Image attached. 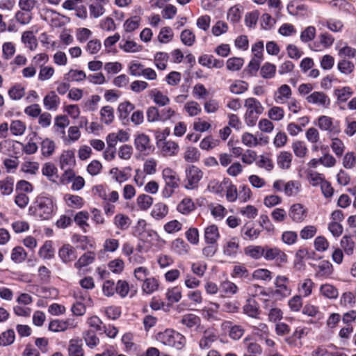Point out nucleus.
Returning a JSON list of instances; mask_svg holds the SVG:
<instances>
[{"label": "nucleus", "instance_id": "nucleus-52", "mask_svg": "<svg viewBox=\"0 0 356 356\" xmlns=\"http://www.w3.org/2000/svg\"><path fill=\"white\" fill-rule=\"evenodd\" d=\"M181 323L188 328L199 326L201 323L200 318L194 314H186L181 319Z\"/></svg>", "mask_w": 356, "mask_h": 356}, {"label": "nucleus", "instance_id": "nucleus-41", "mask_svg": "<svg viewBox=\"0 0 356 356\" xmlns=\"http://www.w3.org/2000/svg\"><path fill=\"white\" fill-rule=\"evenodd\" d=\"M113 223L118 229L124 231L129 229L131 224V220L125 214L118 213L114 217Z\"/></svg>", "mask_w": 356, "mask_h": 356}, {"label": "nucleus", "instance_id": "nucleus-58", "mask_svg": "<svg viewBox=\"0 0 356 356\" xmlns=\"http://www.w3.org/2000/svg\"><path fill=\"white\" fill-rule=\"evenodd\" d=\"M242 143L248 147H257L261 145L258 138L250 132H244L241 136Z\"/></svg>", "mask_w": 356, "mask_h": 356}, {"label": "nucleus", "instance_id": "nucleus-40", "mask_svg": "<svg viewBox=\"0 0 356 356\" xmlns=\"http://www.w3.org/2000/svg\"><path fill=\"white\" fill-rule=\"evenodd\" d=\"M266 245H250L245 249V254L254 259L265 257Z\"/></svg>", "mask_w": 356, "mask_h": 356}, {"label": "nucleus", "instance_id": "nucleus-49", "mask_svg": "<svg viewBox=\"0 0 356 356\" xmlns=\"http://www.w3.org/2000/svg\"><path fill=\"white\" fill-rule=\"evenodd\" d=\"M243 343L248 350V355H257L262 353L263 349L257 341H251L248 337L243 340Z\"/></svg>", "mask_w": 356, "mask_h": 356}, {"label": "nucleus", "instance_id": "nucleus-42", "mask_svg": "<svg viewBox=\"0 0 356 356\" xmlns=\"http://www.w3.org/2000/svg\"><path fill=\"white\" fill-rule=\"evenodd\" d=\"M319 291L323 296L328 299H336L339 296L337 288L327 283L321 285Z\"/></svg>", "mask_w": 356, "mask_h": 356}, {"label": "nucleus", "instance_id": "nucleus-13", "mask_svg": "<svg viewBox=\"0 0 356 356\" xmlns=\"http://www.w3.org/2000/svg\"><path fill=\"white\" fill-rule=\"evenodd\" d=\"M307 103L316 106L327 108L330 105V99L329 96L323 91H314L307 96Z\"/></svg>", "mask_w": 356, "mask_h": 356}, {"label": "nucleus", "instance_id": "nucleus-20", "mask_svg": "<svg viewBox=\"0 0 356 356\" xmlns=\"http://www.w3.org/2000/svg\"><path fill=\"white\" fill-rule=\"evenodd\" d=\"M261 230L255 228L254 223L248 222L241 227V234L245 240L254 241L258 238Z\"/></svg>", "mask_w": 356, "mask_h": 356}, {"label": "nucleus", "instance_id": "nucleus-8", "mask_svg": "<svg viewBox=\"0 0 356 356\" xmlns=\"http://www.w3.org/2000/svg\"><path fill=\"white\" fill-rule=\"evenodd\" d=\"M156 139L157 147L162 156L165 157L174 156L179 152V146L177 142L166 138H159V136H156Z\"/></svg>", "mask_w": 356, "mask_h": 356}, {"label": "nucleus", "instance_id": "nucleus-56", "mask_svg": "<svg viewBox=\"0 0 356 356\" xmlns=\"http://www.w3.org/2000/svg\"><path fill=\"white\" fill-rule=\"evenodd\" d=\"M229 91L232 94L241 95L248 89V83L244 81L236 80L229 86Z\"/></svg>", "mask_w": 356, "mask_h": 356}, {"label": "nucleus", "instance_id": "nucleus-9", "mask_svg": "<svg viewBox=\"0 0 356 356\" xmlns=\"http://www.w3.org/2000/svg\"><path fill=\"white\" fill-rule=\"evenodd\" d=\"M314 277L321 281L331 279L334 273L333 265L327 260L321 261L314 265Z\"/></svg>", "mask_w": 356, "mask_h": 356}, {"label": "nucleus", "instance_id": "nucleus-21", "mask_svg": "<svg viewBox=\"0 0 356 356\" xmlns=\"http://www.w3.org/2000/svg\"><path fill=\"white\" fill-rule=\"evenodd\" d=\"M59 165L60 169L74 168L76 165L74 151L70 149L63 151L59 158Z\"/></svg>", "mask_w": 356, "mask_h": 356}, {"label": "nucleus", "instance_id": "nucleus-22", "mask_svg": "<svg viewBox=\"0 0 356 356\" xmlns=\"http://www.w3.org/2000/svg\"><path fill=\"white\" fill-rule=\"evenodd\" d=\"M58 256L63 262L69 263L76 259V250L70 244H65L59 249Z\"/></svg>", "mask_w": 356, "mask_h": 356}, {"label": "nucleus", "instance_id": "nucleus-17", "mask_svg": "<svg viewBox=\"0 0 356 356\" xmlns=\"http://www.w3.org/2000/svg\"><path fill=\"white\" fill-rule=\"evenodd\" d=\"M68 356H85L83 341L79 337L71 339L67 346Z\"/></svg>", "mask_w": 356, "mask_h": 356}, {"label": "nucleus", "instance_id": "nucleus-16", "mask_svg": "<svg viewBox=\"0 0 356 356\" xmlns=\"http://www.w3.org/2000/svg\"><path fill=\"white\" fill-rule=\"evenodd\" d=\"M292 97V90L287 84H282L275 91L273 99L277 104H286Z\"/></svg>", "mask_w": 356, "mask_h": 356}, {"label": "nucleus", "instance_id": "nucleus-2", "mask_svg": "<svg viewBox=\"0 0 356 356\" xmlns=\"http://www.w3.org/2000/svg\"><path fill=\"white\" fill-rule=\"evenodd\" d=\"M244 107L246 111L244 114V120L248 127L256 124L258 118L263 113L264 108L261 103L254 97H248L244 101Z\"/></svg>", "mask_w": 356, "mask_h": 356}, {"label": "nucleus", "instance_id": "nucleus-46", "mask_svg": "<svg viewBox=\"0 0 356 356\" xmlns=\"http://www.w3.org/2000/svg\"><path fill=\"white\" fill-rule=\"evenodd\" d=\"M95 259V253L94 252H87L81 255L79 259L74 263V267L77 269H81L90 264H92Z\"/></svg>", "mask_w": 356, "mask_h": 356}, {"label": "nucleus", "instance_id": "nucleus-57", "mask_svg": "<svg viewBox=\"0 0 356 356\" xmlns=\"http://www.w3.org/2000/svg\"><path fill=\"white\" fill-rule=\"evenodd\" d=\"M220 143L218 139H215L211 136L204 138L200 143V147L203 150L209 151L218 147Z\"/></svg>", "mask_w": 356, "mask_h": 356}, {"label": "nucleus", "instance_id": "nucleus-60", "mask_svg": "<svg viewBox=\"0 0 356 356\" xmlns=\"http://www.w3.org/2000/svg\"><path fill=\"white\" fill-rule=\"evenodd\" d=\"M56 149L55 143L49 139L45 138L41 143V152L44 156L48 157L53 154Z\"/></svg>", "mask_w": 356, "mask_h": 356}, {"label": "nucleus", "instance_id": "nucleus-53", "mask_svg": "<svg viewBox=\"0 0 356 356\" xmlns=\"http://www.w3.org/2000/svg\"><path fill=\"white\" fill-rule=\"evenodd\" d=\"M14 179L11 177H7L0 180V192L3 195H8L13 191Z\"/></svg>", "mask_w": 356, "mask_h": 356}, {"label": "nucleus", "instance_id": "nucleus-12", "mask_svg": "<svg viewBox=\"0 0 356 356\" xmlns=\"http://www.w3.org/2000/svg\"><path fill=\"white\" fill-rule=\"evenodd\" d=\"M22 143L10 139H5L0 142V152L10 156H17L20 153Z\"/></svg>", "mask_w": 356, "mask_h": 356}, {"label": "nucleus", "instance_id": "nucleus-25", "mask_svg": "<svg viewBox=\"0 0 356 356\" xmlns=\"http://www.w3.org/2000/svg\"><path fill=\"white\" fill-rule=\"evenodd\" d=\"M334 38L330 33H325L319 35V42H314L312 47L314 51H321L329 48L334 43Z\"/></svg>", "mask_w": 356, "mask_h": 356}, {"label": "nucleus", "instance_id": "nucleus-34", "mask_svg": "<svg viewBox=\"0 0 356 356\" xmlns=\"http://www.w3.org/2000/svg\"><path fill=\"white\" fill-rule=\"evenodd\" d=\"M314 282L309 278L300 281L298 285V291L300 296L308 297L312 293Z\"/></svg>", "mask_w": 356, "mask_h": 356}, {"label": "nucleus", "instance_id": "nucleus-10", "mask_svg": "<svg viewBox=\"0 0 356 356\" xmlns=\"http://www.w3.org/2000/svg\"><path fill=\"white\" fill-rule=\"evenodd\" d=\"M134 145L136 150L145 156L149 155L154 149L149 136L143 133L138 134L135 136Z\"/></svg>", "mask_w": 356, "mask_h": 356}, {"label": "nucleus", "instance_id": "nucleus-51", "mask_svg": "<svg viewBox=\"0 0 356 356\" xmlns=\"http://www.w3.org/2000/svg\"><path fill=\"white\" fill-rule=\"evenodd\" d=\"M83 339L86 346L91 349L95 348L99 343V338L95 332L92 330H87L83 332Z\"/></svg>", "mask_w": 356, "mask_h": 356}, {"label": "nucleus", "instance_id": "nucleus-1", "mask_svg": "<svg viewBox=\"0 0 356 356\" xmlns=\"http://www.w3.org/2000/svg\"><path fill=\"white\" fill-rule=\"evenodd\" d=\"M54 211L53 200L44 195H38L34 202V206L29 208V212L40 220H49Z\"/></svg>", "mask_w": 356, "mask_h": 356}, {"label": "nucleus", "instance_id": "nucleus-45", "mask_svg": "<svg viewBox=\"0 0 356 356\" xmlns=\"http://www.w3.org/2000/svg\"><path fill=\"white\" fill-rule=\"evenodd\" d=\"M201 154L195 147H187L184 153V159L188 163H196L200 159Z\"/></svg>", "mask_w": 356, "mask_h": 356}, {"label": "nucleus", "instance_id": "nucleus-63", "mask_svg": "<svg viewBox=\"0 0 356 356\" xmlns=\"http://www.w3.org/2000/svg\"><path fill=\"white\" fill-rule=\"evenodd\" d=\"M137 206L141 210H147L153 204V198L146 194L139 195L136 199Z\"/></svg>", "mask_w": 356, "mask_h": 356}, {"label": "nucleus", "instance_id": "nucleus-14", "mask_svg": "<svg viewBox=\"0 0 356 356\" xmlns=\"http://www.w3.org/2000/svg\"><path fill=\"white\" fill-rule=\"evenodd\" d=\"M317 126L322 130L338 134L340 132L339 124L334 122L333 118L327 115H321L318 118Z\"/></svg>", "mask_w": 356, "mask_h": 356}, {"label": "nucleus", "instance_id": "nucleus-23", "mask_svg": "<svg viewBox=\"0 0 356 356\" xmlns=\"http://www.w3.org/2000/svg\"><path fill=\"white\" fill-rule=\"evenodd\" d=\"M198 62L201 65L208 68L220 69L224 66V61L222 60L217 59L213 55L209 54H204L200 56Z\"/></svg>", "mask_w": 356, "mask_h": 356}, {"label": "nucleus", "instance_id": "nucleus-11", "mask_svg": "<svg viewBox=\"0 0 356 356\" xmlns=\"http://www.w3.org/2000/svg\"><path fill=\"white\" fill-rule=\"evenodd\" d=\"M288 215L293 222L300 223L307 219L308 209L300 203H295L290 207Z\"/></svg>", "mask_w": 356, "mask_h": 356}, {"label": "nucleus", "instance_id": "nucleus-5", "mask_svg": "<svg viewBox=\"0 0 356 356\" xmlns=\"http://www.w3.org/2000/svg\"><path fill=\"white\" fill-rule=\"evenodd\" d=\"M204 172L195 165H190L186 170L185 188L188 190L197 189L202 179Z\"/></svg>", "mask_w": 356, "mask_h": 356}, {"label": "nucleus", "instance_id": "nucleus-62", "mask_svg": "<svg viewBox=\"0 0 356 356\" xmlns=\"http://www.w3.org/2000/svg\"><path fill=\"white\" fill-rule=\"evenodd\" d=\"M65 200L69 207L73 208L79 209L81 208L84 204V200L83 197L79 195L67 194L65 195Z\"/></svg>", "mask_w": 356, "mask_h": 356}, {"label": "nucleus", "instance_id": "nucleus-50", "mask_svg": "<svg viewBox=\"0 0 356 356\" xmlns=\"http://www.w3.org/2000/svg\"><path fill=\"white\" fill-rule=\"evenodd\" d=\"M114 109L111 106H103L100 110V119L102 122L109 124L114 120Z\"/></svg>", "mask_w": 356, "mask_h": 356}, {"label": "nucleus", "instance_id": "nucleus-24", "mask_svg": "<svg viewBox=\"0 0 356 356\" xmlns=\"http://www.w3.org/2000/svg\"><path fill=\"white\" fill-rule=\"evenodd\" d=\"M60 104V99L55 91L49 92L43 99L44 108L48 111H56Z\"/></svg>", "mask_w": 356, "mask_h": 356}, {"label": "nucleus", "instance_id": "nucleus-44", "mask_svg": "<svg viewBox=\"0 0 356 356\" xmlns=\"http://www.w3.org/2000/svg\"><path fill=\"white\" fill-rule=\"evenodd\" d=\"M54 248L51 241H46L40 248L38 254L43 259H51L54 257Z\"/></svg>", "mask_w": 356, "mask_h": 356}, {"label": "nucleus", "instance_id": "nucleus-3", "mask_svg": "<svg viewBox=\"0 0 356 356\" xmlns=\"http://www.w3.org/2000/svg\"><path fill=\"white\" fill-rule=\"evenodd\" d=\"M156 339L164 346L181 350L186 343V338L179 332L167 329L157 334Z\"/></svg>", "mask_w": 356, "mask_h": 356}, {"label": "nucleus", "instance_id": "nucleus-27", "mask_svg": "<svg viewBox=\"0 0 356 356\" xmlns=\"http://www.w3.org/2000/svg\"><path fill=\"white\" fill-rule=\"evenodd\" d=\"M244 314L254 318H259L260 311L258 303L252 298H248L243 307Z\"/></svg>", "mask_w": 356, "mask_h": 356}, {"label": "nucleus", "instance_id": "nucleus-30", "mask_svg": "<svg viewBox=\"0 0 356 356\" xmlns=\"http://www.w3.org/2000/svg\"><path fill=\"white\" fill-rule=\"evenodd\" d=\"M172 251L179 255L187 254L190 251V245L181 238H177L172 242Z\"/></svg>", "mask_w": 356, "mask_h": 356}, {"label": "nucleus", "instance_id": "nucleus-15", "mask_svg": "<svg viewBox=\"0 0 356 356\" xmlns=\"http://www.w3.org/2000/svg\"><path fill=\"white\" fill-rule=\"evenodd\" d=\"M275 294L286 298L291 295V289L289 286V280L286 276L278 275L275 281Z\"/></svg>", "mask_w": 356, "mask_h": 356}, {"label": "nucleus", "instance_id": "nucleus-4", "mask_svg": "<svg viewBox=\"0 0 356 356\" xmlns=\"http://www.w3.org/2000/svg\"><path fill=\"white\" fill-rule=\"evenodd\" d=\"M162 178L165 186L162 190V196L169 198L179 186L180 179L177 172L170 168H165L162 171Z\"/></svg>", "mask_w": 356, "mask_h": 356}, {"label": "nucleus", "instance_id": "nucleus-47", "mask_svg": "<svg viewBox=\"0 0 356 356\" xmlns=\"http://www.w3.org/2000/svg\"><path fill=\"white\" fill-rule=\"evenodd\" d=\"M195 209V204L191 198H184L177 207V210L184 215L189 214Z\"/></svg>", "mask_w": 356, "mask_h": 356}, {"label": "nucleus", "instance_id": "nucleus-31", "mask_svg": "<svg viewBox=\"0 0 356 356\" xmlns=\"http://www.w3.org/2000/svg\"><path fill=\"white\" fill-rule=\"evenodd\" d=\"M22 42L30 51H34L38 47V40L31 31H24L22 35Z\"/></svg>", "mask_w": 356, "mask_h": 356}, {"label": "nucleus", "instance_id": "nucleus-38", "mask_svg": "<svg viewBox=\"0 0 356 356\" xmlns=\"http://www.w3.org/2000/svg\"><path fill=\"white\" fill-rule=\"evenodd\" d=\"M292 159L293 155L291 152L282 151L277 155V164L283 170L289 169L291 165Z\"/></svg>", "mask_w": 356, "mask_h": 356}, {"label": "nucleus", "instance_id": "nucleus-29", "mask_svg": "<svg viewBox=\"0 0 356 356\" xmlns=\"http://www.w3.org/2000/svg\"><path fill=\"white\" fill-rule=\"evenodd\" d=\"M159 287V281L155 277H148L143 282L141 285L142 291L147 295H150L156 291Z\"/></svg>", "mask_w": 356, "mask_h": 356}, {"label": "nucleus", "instance_id": "nucleus-19", "mask_svg": "<svg viewBox=\"0 0 356 356\" xmlns=\"http://www.w3.org/2000/svg\"><path fill=\"white\" fill-rule=\"evenodd\" d=\"M46 18H49V24L53 28H60L63 26L67 19L65 15H60L51 9H47L45 12Z\"/></svg>", "mask_w": 356, "mask_h": 356}, {"label": "nucleus", "instance_id": "nucleus-28", "mask_svg": "<svg viewBox=\"0 0 356 356\" xmlns=\"http://www.w3.org/2000/svg\"><path fill=\"white\" fill-rule=\"evenodd\" d=\"M150 99H152L154 103L159 106H165L170 103V98L164 95L160 90L154 88L149 91L148 93Z\"/></svg>", "mask_w": 356, "mask_h": 356}, {"label": "nucleus", "instance_id": "nucleus-33", "mask_svg": "<svg viewBox=\"0 0 356 356\" xmlns=\"http://www.w3.org/2000/svg\"><path fill=\"white\" fill-rule=\"evenodd\" d=\"M87 78L83 70L71 69L64 74V80L67 82H81Z\"/></svg>", "mask_w": 356, "mask_h": 356}, {"label": "nucleus", "instance_id": "nucleus-43", "mask_svg": "<svg viewBox=\"0 0 356 356\" xmlns=\"http://www.w3.org/2000/svg\"><path fill=\"white\" fill-rule=\"evenodd\" d=\"M341 249L347 255H352L354 253L355 243L353 238L350 235H344L340 241Z\"/></svg>", "mask_w": 356, "mask_h": 356}, {"label": "nucleus", "instance_id": "nucleus-64", "mask_svg": "<svg viewBox=\"0 0 356 356\" xmlns=\"http://www.w3.org/2000/svg\"><path fill=\"white\" fill-rule=\"evenodd\" d=\"M141 19L139 16H133L127 19L124 24V29L127 33H131L138 29L140 24Z\"/></svg>", "mask_w": 356, "mask_h": 356}, {"label": "nucleus", "instance_id": "nucleus-39", "mask_svg": "<svg viewBox=\"0 0 356 356\" xmlns=\"http://www.w3.org/2000/svg\"><path fill=\"white\" fill-rule=\"evenodd\" d=\"M8 95L12 100H20L25 95V87L21 83H15L8 89Z\"/></svg>", "mask_w": 356, "mask_h": 356}, {"label": "nucleus", "instance_id": "nucleus-36", "mask_svg": "<svg viewBox=\"0 0 356 356\" xmlns=\"http://www.w3.org/2000/svg\"><path fill=\"white\" fill-rule=\"evenodd\" d=\"M168 213V207L163 202L156 203L151 211L152 217L157 220L163 219Z\"/></svg>", "mask_w": 356, "mask_h": 356}, {"label": "nucleus", "instance_id": "nucleus-61", "mask_svg": "<svg viewBox=\"0 0 356 356\" xmlns=\"http://www.w3.org/2000/svg\"><path fill=\"white\" fill-rule=\"evenodd\" d=\"M169 56L165 52L159 51L154 55V64L160 70H164L167 67Z\"/></svg>", "mask_w": 356, "mask_h": 356}, {"label": "nucleus", "instance_id": "nucleus-37", "mask_svg": "<svg viewBox=\"0 0 356 356\" xmlns=\"http://www.w3.org/2000/svg\"><path fill=\"white\" fill-rule=\"evenodd\" d=\"M218 339L217 335L211 330H206L204 332L203 336L200 340L199 346L202 349L209 348L211 343L216 341Z\"/></svg>", "mask_w": 356, "mask_h": 356}, {"label": "nucleus", "instance_id": "nucleus-35", "mask_svg": "<svg viewBox=\"0 0 356 356\" xmlns=\"http://www.w3.org/2000/svg\"><path fill=\"white\" fill-rule=\"evenodd\" d=\"M89 213L86 211H81L77 212L74 217V220L77 226H79L83 232H87V229L89 227L88 220L89 219Z\"/></svg>", "mask_w": 356, "mask_h": 356}, {"label": "nucleus", "instance_id": "nucleus-7", "mask_svg": "<svg viewBox=\"0 0 356 356\" xmlns=\"http://www.w3.org/2000/svg\"><path fill=\"white\" fill-rule=\"evenodd\" d=\"M264 259L267 261H273L279 267H283L288 262L286 254L278 247L266 245Z\"/></svg>", "mask_w": 356, "mask_h": 356}, {"label": "nucleus", "instance_id": "nucleus-26", "mask_svg": "<svg viewBox=\"0 0 356 356\" xmlns=\"http://www.w3.org/2000/svg\"><path fill=\"white\" fill-rule=\"evenodd\" d=\"M220 232L217 225H209L204 228V238L206 243H217L220 238Z\"/></svg>", "mask_w": 356, "mask_h": 356}, {"label": "nucleus", "instance_id": "nucleus-6", "mask_svg": "<svg viewBox=\"0 0 356 356\" xmlns=\"http://www.w3.org/2000/svg\"><path fill=\"white\" fill-rule=\"evenodd\" d=\"M263 309L268 316V321L272 323H277L283 318L282 310L277 306L275 301L270 298L263 300Z\"/></svg>", "mask_w": 356, "mask_h": 356}, {"label": "nucleus", "instance_id": "nucleus-18", "mask_svg": "<svg viewBox=\"0 0 356 356\" xmlns=\"http://www.w3.org/2000/svg\"><path fill=\"white\" fill-rule=\"evenodd\" d=\"M76 327V323L70 320L54 319L50 321L49 330L54 332H64L67 329H72Z\"/></svg>", "mask_w": 356, "mask_h": 356}, {"label": "nucleus", "instance_id": "nucleus-54", "mask_svg": "<svg viewBox=\"0 0 356 356\" xmlns=\"http://www.w3.org/2000/svg\"><path fill=\"white\" fill-rule=\"evenodd\" d=\"M356 298L353 292L348 291L341 294L339 304L341 307L351 308L355 305Z\"/></svg>", "mask_w": 356, "mask_h": 356}, {"label": "nucleus", "instance_id": "nucleus-55", "mask_svg": "<svg viewBox=\"0 0 356 356\" xmlns=\"http://www.w3.org/2000/svg\"><path fill=\"white\" fill-rule=\"evenodd\" d=\"M239 249V243L236 238H234L227 241L223 248L224 254L227 256H234Z\"/></svg>", "mask_w": 356, "mask_h": 356}, {"label": "nucleus", "instance_id": "nucleus-48", "mask_svg": "<svg viewBox=\"0 0 356 356\" xmlns=\"http://www.w3.org/2000/svg\"><path fill=\"white\" fill-rule=\"evenodd\" d=\"M301 184L297 180H291L285 183L284 192L287 196L296 195L300 191Z\"/></svg>", "mask_w": 356, "mask_h": 356}, {"label": "nucleus", "instance_id": "nucleus-59", "mask_svg": "<svg viewBox=\"0 0 356 356\" xmlns=\"http://www.w3.org/2000/svg\"><path fill=\"white\" fill-rule=\"evenodd\" d=\"M184 110L191 117L197 116L202 112L201 106L195 101H190L186 102L184 106Z\"/></svg>", "mask_w": 356, "mask_h": 356}, {"label": "nucleus", "instance_id": "nucleus-32", "mask_svg": "<svg viewBox=\"0 0 356 356\" xmlns=\"http://www.w3.org/2000/svg\"><path fill=\"white\" fill-rule=\"evenodd\" d=\"M26 130V122L21 120H13L10 123V132L14 136H23Z\"/></svg>", "mask_w": 356, "mask_h": 356}]
</instances>
